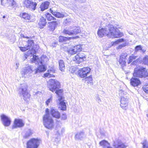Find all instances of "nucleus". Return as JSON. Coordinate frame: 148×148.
<instances>
[{
	"label": "nucleus",
	"mask_w": 148,
	"mask_h": 148,
	"mask_svg": "<svg viewBox=\"0 0 148 148\" xmlns=\"http://www.w3.org/2000/svg\"><path fill=\"white\" fill-rule=\"evenodd\" d=\"M97 34L100 37L106 36L110 38H119L123 35L122 33L117 28L114 27L111 24L107 25L104 28L98 29Z\"/></svg>",
	"instance_id": "nucleus-1"
},
{
	"label": "nucleus",
	"mask_w": 148,
	"mask_h": 148,
	"mask_svg": "<svg viewBox=\"0 0 148 148\" xmlns=\"http://www.w3.org/2000/svg\"><path fill=\"white\" fill-rule=\"evenodd\" d=\"M44 57L43 56L39 59L38 57L35 55H33V58L31 60L32 63H34L36 64H38L39 65L38 68L36 69L35 73L38 72H44L46 69V67L45 65Z\"/></svg>",
	"instance_id": "nucleus-2"
},
{
	"label": "nucleus",
	"mask_w": 148,
	"mask_h": 148,
	"mask_svg": "<svg viewBox=\"0 0 148 148\" xmlns=\"http://www.w3.org/2000/svg\"><path fill=\"white\" fill-rule=\"evenodd\" d=\"M60 87V83L57 80L51 79L49 80L48 87L49 90L52 92L55 91L56 93L59 95V93L63 92L62 89H59Z\"/></svg>",
	"instance_id": "nucleus-3"
},
{
	"label": "nucleus",
	"mask_w": 148,
	"mask_h": 148,
	"mask_svg": "<svg viewBox=\"0 0 148 148\" xmlns=\"http://www.w3.org/2000/svg\"><path fill=\"white\" fill-rule=\"evenodd\" d=\"M43 123L45 127L49 129H52L54 126V122L51 117L48 114H45L43 117Z\"/></svg>",
	"instance_id": "nucleus-4"
},
{
	"label": "nucleus",
	"mask_w": 148,
	"mask_h": 148,
	"mask_svg": "<svg viewBox=\"0 0 148 148\" xmlns=\"http://www.w3.org/2000/svg\"><path fill=\"white\" fill-rule=\"evenodd\" d=\"M27 86L26 84L24 83L20 86L19 89V93L20 95L23 97V99L26 100L27 99L29 98L30 94L27 92Z\"/></svg>",
	"instance_id": "nucleus-5"
},
{
	"label": "nucleus",
	"mask_w": 148,
	"mask_h": 148,
	"mask_svg": "<svg viewBox=\"0 0 148 148\" xmlns=\"http://www.w3.org/2000/svg\"><path fill=\"white\" fill-rule=\"evenodd\" d=\"M37 3L30 0H24L23 2V6L31 11L35 10L36 8Z\"/></svg>",
	"instance_id": "nucleus-6"
},
{
	"label": "nucleus",
	"mask_w": 148,
	"mask_h": 148,
	"mask_svg": "<svg viewBox=\"0 0 148 148\" xmlns=\"http://www.w3.org/2000/svg\"><path fill=\"white\" fill-rule=\"evenodd\" d=\"M39 139L33 138L27 143V148H37L40 144Z\"/></svg>",
	"instance_id": "nucleus-7"
},
{
	"label": "nucleus",
	"mask_w": 148,
	"mask_h": 148,
	"mask_svg": "<svg viewBox=\"0 0 148 148\" xmlns=\"http://www.w3.org/2000/svg\"><path fill=\"white\" fill-rule=\"evenodd\" d=\"M1 4L5 8L16 7L17 5L14 0H1Z\"/></svg>",
	"instance_id": "nucleus-8"
},
{
	"label": "nucleus",
	"mask_w": 148,
	"mask_h": 148,
	"mask_svg": "<svg viewBox=\"0 0 148 148\" xmlns=\"http://www.w3.org/2000/svg\"><path fill=\"white\" fill-rule=\"evenodd\" d=\"M33 71L31 66L28 65L23 68V70L21 71V73L23 77H26H26L30 76L31 73Z\"/></svg>",
	"instance_id": "nucleus-9"
},
{
	"label": "nucleus",
	"mask_w": 148,
	"mask_h": 148,
	"mask_svg": "<svg viewBox=\"0 0 148 148\" xmlns=\"http://www.w3.org/2000/svg\"><path fill=\"white\" fill-rule=\"evenodd\" d=\"M86 56L84 53L81 52L78 53L73 58V60L75 62L79 64L84 60Z\"/></svg>",
	"instance_id": "nucleus-10"
},
{
	"label": "nucleus",
	"mask_w": 148,
	"mask_h": 148,
	"mask_svg": "<svg viewBox=\"0 0 148 148\" xmlns=\"http://www.w3.org/2000/svg\"><path fill=\"white\" fill-rule=\"evenodd\" d=\"M145 68L139 69L136 68L135 69L133 73V76L135 77H138L142 78L145 77L146 75L145 74Z\"/></svg>",
	"instance_id": "nucleus-11"
},
{
	"label": "nucleus",
	"mask_w": 148,
	"mask_h": 148,
	"mask_svg": "<svg viewBox=\"0 0 148 148\" xmlns=\"http://www.w3.org/2000/svg\"><path fill=\"white\" fill-rule=\"evenodd\" d=\"M90 71L89 67H85L80 69L78 71L79 76L82 78L85 77L87 76Z\"/></svg>",
	"instance_id": "nucleus-12"
},
{
	"label": "nucleus",
	"mask_w": 148,
	"mask_h": 148,
	"mask_svg": "<svg viewBox=\"0 0 148 148\" xmlns=\"http://www.w3.org/2000/svg\"><path fill=\"white\" fill-rule=\"evenodd\" d=\"M82 49L81 45H77L75 46L73 48L68 50V52L69 54L73 55L75 54L77 52L81 51Z\"/></svg>",
	"instance_id": "nucleus-13"
},
{
	"label": "nucleus",
	"mask_w": 148,
	"mask_h": 148,
	"mask_svg": "<svg viewBox=\"0 0 148 148\" xmlns=\"http://www.w3.org/2000/svg\"><path fill=\"white\" fill-rule=\"evenodd\" d=\"M1 120L3 124L5 126H8L10 124L11 120L10 118L4 114H2L1 116Z\"/></svg>",
	"instance_id": "nucleus-14"
},
{
	"label": "nucleus",
	"mask_w": 148,
	"mask_h": 148,
	"mask_svg": "<svg viewBox=\"0 0 148 148\" xmlns=\"http://www.w3.org/2000/svg\"><path fill=\"white\" fill-rule=\"evenodd\" d=\"M128 99L127 98L122 96L121 100L120 106L123 109L126 110L128 108Z\"/></svg>",
	"instance_id": "nucleus-15"
},
{
	"label": "nucleus",
	"mask_w": 148,
	"mask_h": 148,
	"mask_svg": "<svg viewBox=\"0 0 148 148\" xmlns=\"http://www.w3.org/2000/svg\"><path fill=\"white\" fill-rule=\"evenodd\" d=\"M86 135L83 131H81L77 132L75 134V138L76 140H82L85 138Z\"/></svg>",
	"instance_id": "nucleus-16"
},
{
	"label": "nucleus",
	"mask_w": 148,
	"mask_h": 148,
	"mask_svg": "<svg viewBox=\"0 0 148 148\" xmlns=\"http://www.w3.org/2000/svg\"><path fill=\"white\" fill-rule=\"evenodd\" d=\"M33 40H28L27 45L24 47H19L20 50L22 51H25L30 49L31 47L33 44Z\"/></svg>",
	"instance_id": "nucleus-17"
},
{
	"label": "nucleus",
	"mask_w": 148,
	"mask_h": 148,
	"mask_svg": "<svg viewBox=\"0 0 148 148\" xmlns=\"http://www.w3.org/2000/svg\"><path fill=\"white\" fill-rule=\"evenodd\" d=\"M24 125L22 120L15 119L14 122V125L12 127V129H14L17 127H21Z\"/></svg>",
	"instance_id": "nucleus-18"
},
{
	"label": "nucleus",
	"mask_w": 148,
	"mask_h": 148,
	"mask_svg": "<svg viewBox=\"0 0 148 148\" xmlns=\"http://www.w3.org/2000/svg\"><path fill=\"white\" fill-rule=\"evenodd\" d=\"M50 113L52 116L56 118L59 119L60 117V114L59 112L53 108H51Z\"/></svg>",
	"instance_id": "nucleus-19"
},
{
	"label": "nucleus",
	"mask_w": 148,
	"mask_h": 148,
	"mask_svg": "<svg viewBox=\"0 0 148 148\" xmlns=\"http://www.w3.org/2000/svg\"><path fill=\"white\" fill-rule=\"evenodd\" d=\"M130 84L133 86H137L140 84V82L137 78L132 77L130 80Z\"/></svg>",
	"instance_id": "nucleus-20"
},
{
	"label": "nucleus",
	"mask_w": 148,
	"mask_h": 148,
	"mask_svg": "<svg viewBox=\"0 0 148 148\" xmlns=\"http://www.w3.org/2000/svg\"><path fill=\"white\" fill-rule=\"evenodd\" d=\"M48 27L49 30L51 31H53L57 27L58 24V22L54 21L49 23Z\"/></svg>",
	"instance_id": "nucleus-21"
},
{
	"label": "nucleus",
	"mask_w": 148,
	"mask_h": 148,
	"mask_svg": "<svg viewBox=\"0 0 148 148\" xmlns=\"http://www.w3.org/2000/svg\"><path fill=\"white\" fill-rule=\"evenodd\" d=\"M126 146L121 141H118L114 142L113 144L114 148H126Z\"/></svg>",
	"instance_id": "nucleus-22"
},
{
	"label": "nucleus",
	"mask_w": 148,
	"mask_h": 148,
	"mask_svg": "<svg viewBox=\"0 0 148 148\" xmlns=\"http://www.w3.org/2000/svg\"><path fill=\"white\" fill-rule=\"evenodd\" d=\"M59 102L60 104V108L63 110H65L66 109V105L65 103L63 101L61 97H59L58 98Z\"/></svg>",
	"instance_id": "nucleus-23"
},
{
	"label": "nucleus",
	"mask_w": 148,
	"mask_h": 148,
	"mask_svg": "<svg viewBox=\"0 0 148 148\" xmlns=\"http://www.w3.org/2000/svg\"><path fill=\"white\" fill-rule=\"evenodd\" d=\"M55 71V69L53 68L48 70L47 71L48 72L44 74V77L48 78L54 77L55 76L53 75V73H54Z\"/></svg>",
	"instance_id": "nucleus-24"
},
{
	"label": "nucleus",
	"mask_w": 148,
	"mask_h": 148,
	"mask_svg": "<svg viewBox=\"0 0 148 148\" xmlns=\"http://www.w3.org/2000/svg\"><path fill=\"white\" fill-rule=\"evenodd\" d=\"M72 37H66L63 36H60L59 37V41L64 43H66V41L72 39Z\"/></svg>",
	"instance_id": "nucleus-25"
},
{
	"label": "nucleus",
	"mask_w": 148,
	"mask_h": 148,
	"mask_svg": "<svg viewBox=\"0 0 148 148\" xmlns=\"http://www.w3.org/2000/svg\"><path fill=\"white\" fill-rule=\"evenodd\" d=\"M46 19L43 17H41L40 18V21L38 23L39 27L40 29L43 28L46 25Z\"/></svg>",
	"instance_id": "nucleus-26"
},
{
	"label": "nucleus",
	"mask_w": 148,
	"mask_h": 148,
	"mask_svg": "<svg viewBox=\"0 0 148 148\" xmlns=\"http://www.w3.org/2000/svg\"><path fill=\"white\" fill-rule=\"evenodd\" d=\"M99 144L103 147V148H112L110 146L109 143L105 140H103L99 143Z\"/></svg>",
	"instance_id": "nucleus-27"
},
{
	"label": "nucleus",
	"mask_w": 148,
	"mask_h": 148,
	"mask_svg": "<svg viewBox=\"0 0 148 148\" xmlns=\"http://www.w3.org/2000/svg\"><path fill=\"white\" fill-rule=\"evenodd\" d=\"M19 16L26 20H29L31 18V15L26 12L21 13Z\"/></svg>",
	"instance_id": "nucleus-28"
},
{
	"label": "nucleus",
	"mask_w": 148,
	"mask_h": 148,
	"mask_svg": "<svg viewBox=\"0 0 148 148\" xmlns=\"http://www.w3.org/2000/svg\"><path fill=\"white\" fill-rule=\"evenodd\" d=\"M49 2L48 1H46L42 3L40 6L41 10L43 11L47 9L49 5Z\"/></svg>",
	"instance_id": "nucleus-29"
},
{
	"label": "nucleus",
	"mask_w": 148,
	"mask_h": 148,
	"mask_svg": "<svg viewBox=\"0 0 148 148\" xmlns=\"http://www.w3.org/2000/svg\"><path fill=\"white\" fill-rule=\"evenodd\" d=\"M33 134V132L30 129L27 130L25 131V133L23 137L24 138H27L30 137Z\"/></svg>",
	"instance_id": "nucleus-30"
},
{
	"label": "nucleus",
	"mask_w": 148,
	"mask_h": 148,
	"mask_svg": "<svg viewBox=\"0 0 148 148\" xmlns=\"http://www.w3.org/2000/svg\"><path fill=\"white\" fill-rule=\"evenodd\" d=\"M51 11V13L55 16V17L58 18H62L64 16V15L58 12H54L51 10V9H50Z\"/></svg>",
	"instance_id": "nucleus-31"
},
{
	"label": "nucleus",
	"mask_w": 148,
	"mask_h": 148,
	"mask_svg": "<svg viewBox=\"0 0 148 148\" xmlns=\"http://www.w3.org/2000/svg\"><path fill=\"white\" fill-rule=\"evenodd\" d=\"M71 30L73 33V35L78 34L81 31L80 27H73Z\"/></svg>",
	"instance_id": "nucleus-32"
},
{
	"label": "nucleus",
	"mask_w": 148,
	"mask_h": 148,
	"mask_svg": "<svg viewBox=\"0 0 148 148\" xmlns=\"http://www.w3.org/2000/svg\"><path fill=\"white\" fill-rule=\"evenodd\" d=\"M59 64L60 69L62 71H64L65 69V65L64 62L63 60H61L59 61Z\"/></svg>",
	"instance_id": "nucleus-33"
},
{
	"label": "nucleus",
	"mask_w": 148,
	"mask_h": 148,
	"mask_svg": "<svg viewBox=\"0 0 148 148\" xmlns=\"http://www.w3.org/2000/svg\"><path fill=\"white\" fill-rule=\"evenodd\" d=\"M125 40L124 39L121 38L118 39L117 40L111 42V45L112 46L117 45L120 42H124Z\"/></svg>",
	"instance_id": "nucleus-34"
},
{
	"label": "nucleus",
	"mask_w": 148,
	"mask_h": 148,
	"mask_svg": "<svg viewBox=\"0 0 148 148\" xmlns=\"http://www.w3.org/2000/svg\"><path fill=\"white\" fill-rule=\"evenodd\" d=\"M46 16L48 21H51V20H54L56 19V18L54 17H53L51 14L49 13H47L46 14Z\"/></svg>",
	"instance_id": "nucleus-35"
},
{
	"label": "nucleus",
	"mask_w": 148,
	"mask_h": 148,
	"mask_svg": "<svg viewBox=\"0 0 148 148\" xmlns=\"http://www.w3.org/2000/svg\"><path fill=\"white\" fill-rule=\"evenodd\" d=\"M143 63L145 65L148 66V56H145L142 60Z\"/></svg>",
	"instance_id": "nucleus-36"
},
{
	"label": "nucleus",
	"mask_w": 148,
	"mask_h": 148,
	"mask_svg": "<svg viewBox=\"0 0 148 148\" xmlns=\"http://www.w3.org/2000/svg\"><path fill=\"white\" fill-rule=\"evenodd\" d=\"M119 62L121 66L123 67L125 66L126 62L125 60L119 59Z\"/></svg>",
	"instance_id": "nucleus-37"
},
{
	"label": "nucleus",
	"mask_w": 148,
	"mask_h": 148,
	"mask_svg": "<svg viewBox=\"0 0 148 148\" xmlns=\"http://www.w3.org/2000/svg\"><path fill=\"white\" fill-rule=\"evenodd\" d=\"M63 33L69 35H73V33H72L71 30L70 31L69 30L64 29L63 31Z\"/></svg>",
	"instance_id": "nucleus-38"
},
{
	"label": "nucleus",
	"mask_w": 148,
	"mask_h": 148,
	"mask_svg": "<svg viewBox=\"0 0 148 148\" xmlns=\"http://www.w3.org/2000/svg\"><path fill=\"white\" fill-rule=\"evenodd\" d=\"M127 55V53H122L120 56V59H121L123 60H125L126 59V58Z\"/></svg>",
	"instance_id": "nucleus-39"
},
{
	"label": "nucleus",
	"mask_w": 148,
	"mask_h": 148,
	"mask_svg": "<svg viewBox=\"0 0 148 148\" xmlns=\"http://www.w3.org/2000/svg\"><path fill=\"white\" fill-rule=\"evenodd\" d=\"M142 144L143 148H148V143L146 140H144Z\"/></svg>",
	"instance_id": "nucleus-40"
},
{
	"label": "nucleus",
	"mask_w": 148,
	"mask_h": 148,
	"mask_svg": "<svg viewBox=\"0 0 148 148\" xmlns=\"http://www.w3.org/2000/svg\"><path fill=\"white\" fill-rule=\"evenodd\" d=\"M139 50L143 51L141 45H139L136 46L135 47V51L137 52Z\"/></svg>",
	"instance_id": "nucleus-41"
},
{
	"label": "nucleus",
	"mask_w": 148,
	"mask_h": 148,
	"mask_svg": "<svg viewBox=\"0 0 148 148\" xmlns=\"http://www.w3.org/2000/svg\"><path fill=\"white\" fill-rule=\"evenodd\" d=\"M143 88L144 92L146 93H148V84L144 86Z\"/></svg>",
	"instance_id": "nucleus-42"
},
{
	"label": "nucleus",
	"mask_w": 148,
	"mask_h": 148,
	"mask_svg": "<svg viewBox=\"0 0 148 148\" xmlns=\"http://www.w3.org/2000/svg\"><path fill=\"white\" fill-rule=\"evenodd\" d=\"M67 117L65 114H62L61 116V119L62 120H65L67 119Z\"/></svg>",
	"instance_id": "nucleus-43"
},
{
	"label": "nucleus",
	"mask_w": 148,
	"mask_h": 148,
	"mask_svg": "<svg viewBox=\"0 0 148 148\" xmlns=\"http://www.w3.org/2000/svg\"><path fill=\"white\" fill-rule=\"evenodd\" d=\"M71 19L70 18H66L64 21V23L65 24H68L71 22Z\"/></svg>",
	"instance_id": "nucleus-44"
},
{
	"label": "nucleus",
	"mask_w": 148,
	"mask_h": 148,
	"mask_svg": "<svg viewBox=\"0 0 148 148\" xmlns=\"http://www.w3.org/2000/svg\"><path fill=\"white\" fill-rule=\"evenodd\" d=\"M52 101V97H51L50 98L48 99L46 101V105L48 106L49 104Z\"/></svg>",
	"instance_id": "nucleus-45"
},
{
	"label": "nucleus",
	"mask_w": 148,
	"mask_h": 148,
	"mask_svg": "<svg viewBox=\"0 0 148 148\" xmlns=\"http://www.w3.org/2000/svg\"><path fill=\"white\" fill-rule=\"evenodd\" d=\"M133 60V59L132 58V57L131 56H130L129 58V61L128 62V63L129 64Z\"/></svg>",
	"instance_id": "nucleus-46"
},
{
	"label": "nucleus",
	"mask_w": 148,
	"mask_h": 148,
	"mask_svg": "<svg viewBox=\"0 0 148 148\" xmlns=\"http://www.w3.org/2000/svg\"><path fill=\"white\" fill-rule=\"evenodd\" d=\"M65 131V129L64 128H61V131L60 132L59 130H58V132L59 133H62L63 132H64Z\"/></svg>",
	"instance_id": "nucleus-47"
},
{
	"label": "nucleus",
	"mask_w": 148,
	"mask_h": 148,
	"mask_svg": "<svg viewBox=\"0 0 148 148\" xmlns=\"http://www.w3.org/2000/svg\"><path fill=\"white\" fill-rule=\"evenodd\" d=\"M127 45V43L126 42H124L121 44L120 45L122 47H124L125 46Z\"/></svg>",
	"instance_id": "nucleus-48"
},
{
	"label": "nucleus",
	"mask_w": 148,
	"mask_h": 148,
	"mask_svg": "<svg viewBox=\"0 0 148 148\" xmlns=\"http://www.w3.org/2000/svg\"><path fill=\"white\" fill-rule=\"evenodd\" d=\"M34 51H35L34 50L32 49L30 51H29L28 52V53L29 54H32L33 53H34Z\"/></svg>",
	"instance_id": "nucleus-49"
},
{
	"label": "nucleus",
	"mask_w": 148,
	"mask_h": 148,
	"mask_svg": "<svg viewBox=\"0 0 148 148\" xmlns=\"http://www.w3.org/2000/svg\"><path fill=\"white\" fill-rule=\"evenodd\" d=\"M96 100L98 101L99 103V102L101 101V100L99 96H97V97Z\"/></svg>",
	"instance_id": "nucleus-50"
},
{
	"label": "nucleus",
	"mask_w": 148,
	"mask_h": 148,
	"mask_svg": "<svg viewBox=\"0 0 148 148\" xmlns=\"http://www.w3.org/2000/svg\"><path fill=\"white\" fill-rule=\"evenodd\" d=\"M75 68L74 67H72V70L71 72L72 73H73L75 72Z\"/></svg>",
	"instance_id": "nucleus-51"
},
{
	"label": "nucleus",
	"mask_w": 148,
	"mask_h": 148,
	"mask_svg": "<svg viewBox=\"0 0 148 148\" xmlns=\"http://www.w3.org/2000/svg\"><path fill=\"white\" fill-rule=\"evenodd\" d=\"M49 110L47 108L46 109V114H48L49 115Z\"/></svg>",
	"instance_id": "nucleus-52"
},
{
	"label": "nucleus",
	"mask_w": 148,
	"mask_h": 148,
	"mask_svg": "<svg viewBox=\"0 0 148 148\" xmlns=\"http://www.w3.org/2000/svg\"><path fill=\"white\" fill-rule=\"evenodd\" d=\"M119 94L120 95H122L123 94H124V91L122 90H121L119 91Z\"/></svg>",
	"instance_id": "nucleus-53"
},
{
	"label": "nucleus",
	"mask_w": 148,
	"mask_h": 148,
	"mask_svg": "<svg viewBox=\"0 0 148 148\" xmlns=\"http://www.w3.org/2000/svg\"><path fill=\"white\" fill-rule=\"evenodd\" d=\"M131 56L132 57V58L133 59V60H134V59H136L137 56H134V55H132V56Z\"/></svg>",
	"instance_id": "nucleus-54"
},
{
	"label": "nucleus",
	"mask_w": 148,
	"mask_h": 148,
	"mask_svg": "<svg viewBox=\"0 0 148 148\" xmlns=\"http://www.w3.org/2000/svg\"><path fill=\"white\" fill-rule=\"evenodd\" d=\"M122 47L120 45L119 46L117 47V48L118 49H121L122 48Z\"/></svg>",
	"instance_id": "nucleus-55"
},
{
	"label": "nucleus",
	"mask_w": 148,
	"mask_h": 148,
	"mask_svg": "<svg viewBox=\"0 0 148 148\" xmlns=\"http://www.w3.org/2000/svg\"><path fill=\"white\" fill-rule=\"evenodd\" d=\"M23 37L24 38H29V37L27 36L25 37L24 35L23 36Z\"/></svg>",
	"instance_id": "nucleus-56"
},
{
	"label": "nucleus",
	"mask_w": 148,
	"mask_h": 148,
	"mask_svg": "<svg viewBox=\"0 0 148 148\" xmlns=\"http://www.w3.org/2000/svg\"><path fill=\"white\" fill-rule=\"evenodd\" d=\"M89 78H90V80H92V77H90V76Z\"/></svg>",
	"instance_id": "nucleus-57"
},
{
	"label": "nucleus",
	"mask_w": 148,
	"mask_h": 148,
	"mask_svg": "<svg viewBox=\"0 0 148 148\" xmlns=\"http://www.w3.org/2000/svg\"><path fill=\"white\" fill-rule=\"evenodd\" d=\"M5 18V16H3V18Z\"/></svg>",
	"instance_id": "nucleus-58"
},
{
	"label": "nucleus",
	"mask_w": 148,
	"mask_h": 148,
	"mask_svg": "<svg viewBox=\"0 0 148 148\" xmlns=\"http://www.w3.org/2000/svg\"><path fill=\"white\" fill-rule=\"evenodd\" d=\"M147 116L148 117V114H147Z\"/></svg>",
	"instance_id": "nucleus-59"
},
{
	"label": "nucleus",
	"mask_w": 148,
	"mask_h": 148,
	"mask_svg": "<svg viewBox=\"0 0 148 148\" xmlns=\"http://www.w3.org/2000/svg\"><path fill=\"white\" fill-rule=\"evenodd\" d=\"M16 65H17V63H16Z\"/></svg>",
	"instance_id": "nucleus-60"
},
{
	"label": "nucleus",
	"mask_w": 148,
	"mask_h": 148,
	"mask_svg": "<svg viewBox=\"0 0 148 148\" xmlns=\"http://www.w3.org/2000/svg\"><path fill=\"white\" fill-rule=\"evenodd\" d=\"M71 69H71H71H70V70H71Z\"/></svg>",
	"instance_id": "nucleus-61"
},
{
	"label": "nucleus",
	"mask_w": 148,
	"mask_h": 148,
	"mask_svg": "<svg viewBox=\"0 0 148 148\" xmlns=\"http://www.w3.org/2000/svg\"><path fill=\"white\" fill-rule=\"evenodd\" d=\"M71 69H71H71H70V70H71Z\"/></svg>",
	"instance_id": "nucleus-62"
},
{
	"label": "nucleus",
	"mask_w": 148,
	"mask_h": 148,
	"mask_svg": "<svg viewBox=\"0 0 148 148\" xmlns=\"http://www.w3.org/2000/svg\"><path fill=\"white\" fill-rule=\"evenodd\" d=\"M71 69H71H71H70V70H71Z\"/></svg>",
	"instance_id": "nucleus-63"
}]
</instances>
